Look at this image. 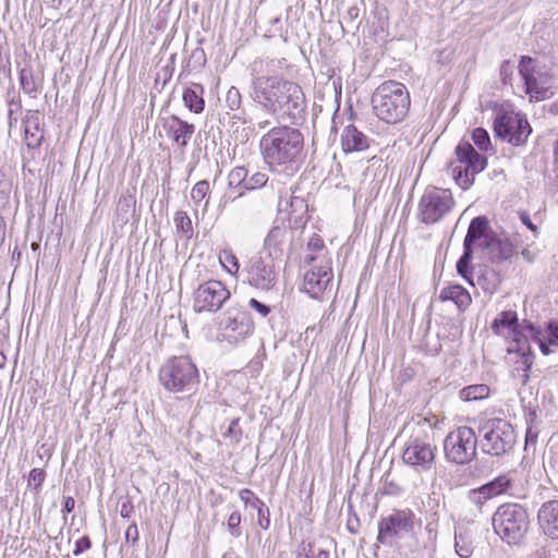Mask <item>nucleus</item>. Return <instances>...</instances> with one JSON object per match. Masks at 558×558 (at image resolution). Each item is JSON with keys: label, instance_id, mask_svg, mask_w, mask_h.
I'll use <instances>...</instances> for the list:
<instances>
[{"label": "nucleus", "instance_id": "45", "mask_svg": "<svg viewBox=\"0 0 558 558\" xmlns=\"http://www.w3.org/2000/svg\"><path fill=\"white\" fill-rule=\"evenodd\" d=\"M240 523H241V513L239 511H233L229 518H228V529L232 536L239 537L241 535L240 531Z\"/></svg>", "mask_w": 558, "mask_h": 558}, {"label": "nucleus", "instance_id": "7", "mask_svg": "<svg viewBox=\"0 0 558 558\" xmlns=\"http://www.w3.org/2000/svg\"><path fill=\"white\" fill-rule=\"evenodd\" d=\"M456 161L448 165L456 183L468 190L474 184L475 175L487 167V158L481 155L470 142L462 140L454 149Z\"/></svg>", "mask_w": 558, "mask_h": 558}, {"label": "nucleus", "instance_id": "26", "mask_svg": "<svg viewBox=\"0 0 558 558\" xmlns=\"http://www.w3.org/2000/svg\"><path fill=\"white\" fill-rule=\"evenodd\" d=\"M288 234L286 227L274 226L265 239V248L268 251V257H278L282 253V244Z\"/></svg>", "mask_w": 558, "mask_h": 558}, {"label": "nucleus", "instance_id": "24", "mask_svg": "<svg viewBox=\"0 0 558 558\" xmlns=\"http://www.w3.org/2000/svg\"><path fill=\"white\" fill-rule=\"evenodd\" d=\"M489 233H495L489 227L486 216H477L473 218L469 225L463 246L473 250L474 244L480 240H486Z\"/></svg>", "mask_w": 558, "mask_h": 558}, {"label": "nucleus", "instance_id": "43", "mask_svg": "<svg viewBox=\"0 0 558 558\" xmlns=\"http://www.w3.org/2000/svg\"><path fill=\"white\" fill-rule=\"evenodd\" d=\"M240 499L253 509L262 508L265 504L262 499H259L255 493L248 488H243L239 492Z\"/></svg>", "mask_w": 558, "mask_h": 558}, {"label": "nucleus", "instance_id": "51", "mask_svg": "<svg viewBox=\"0 0 558 558\" xmlns=\"http://www.w3.org/2000/svg\"><path fill=\"white\" fill-rule=\"evenodd\" d=\"M512 74H513V65L511 64V62L508 60L502 61L500 69H499V75H500L501 82L504 84H508L512 77Z\"/></svg>", "mask_w": 558, "mask_h": 558}, {"label": "nucleus", "instance_id": "2", "mask_svg": "<svg viewBox=\"0 0 558 558\" xmlns=\"http://www.w3.org/2000/svg\"><path fill=\"white\" fill-rule=\"evenodd\" d=\"M304 136L299 129L279 125L270 129L259 141L260 154L270 167L292 166L303 150Z\"/></svg>", "mask_w": 558, "mask_h": 558}, {"label": "nucleus", "instance_id": "25", "mask_svg": "<svg viewBox=\"0 0 558 558\" xmlns=\"http://www.w3.org/2000/svg\"><path fill=\"white\" fill-rule=\"evenodd\" d=\"M438 299L441 302H453L459 312H464L472 302L469 291L460 284H449L444 287L439 292Z\"/></svg>", "mask_w": 558, "mask_h": 558}, {"label": "nucleus", "instance_id": "50", "mask_svg": "<svg viewBox=\"0 0 558 558\" xmlns=\"http://www.w3.org/2000/svg\"><path fill=\"white\" fill-rule=\"evenodd\" d=\"M248 306L258 313L262 317H267L271 312V307L269 305L262 303L254 298L250 299Z\"/></svg>", "mask_w": 558, "mask_h": 558}, {"label": "nucleus", "instance_id": "62", "mask_svg": "<svg viewBox=\"0 0 558 558\" xmlns=\"http://www.w3.org/2000/svg\"><path fill=\"white\" fill-rule=\"evenodd\" d=\"M75 500L72 496L64 497L62 513L65 517L66 513H70L74 510Z\"/></svg>", "mask_w": 558, "mask_h": 558}, {"label": "nucleus", "instance_id": "11", "mask_svg": "<svg viewBox=\"0 0 558 558\" xmlns=\"http://www.w3.org/2000/svg\"><path fill=\"white\" fill-rule=\"evenodd\" d=\"M454 199L449 190L433 187L422 195L417 206V219L425 225L441 220L453 207Z\"/></svg>", "mask_w": 558, "mask_h": 558}, {"label": "nucleus", "instance_id": "23", "mask_svg": "<svg viewBox=\"0 0 558 558\" xmlns=\"http://www.w3.org/2000/svg\"><path fill=\"white\" fill-rule=\"evenodd\" d=\"M371 140L355 125H347L341 134V147L343 153L364 151L369 147Z\"/></svg>", "mask_w": 558, "mask_h": 558}, {"label": "nucleus", "instance_id": "16", "mask_svg": "<svg viewBox=\"0 0 558 558\" xmlns=\"http://www.w3.org/2000/svg\"><path fill=\"white\" fill-rule=\"evenodd\" d=\"M245 270L248 284L256 289L269 291L277 284L278 271L274 258L253 256Z\"/></svg>", "mask_w": 558, "mask_h": 558}, {"label": "nucleus", "instance_id": "60", "mask_svg": "<svg viewBox=\"0 0 558 558\" xmlns=\"http://www.w3.org/2000/svg\"><path fill=\"white\" fill-rule=\"evenodd\" d=\"M21 104L14 102V100H11L9 104V110H8V118H9V126L12 128L16 123V118H13V113L15 110H20Z\"/></svg>", "mask_w": 558, "mask_h": 558}, {"label": "nucleus", "instance_id": "30", "mask_svg": "<svg viewBox=\"0 0 558 558\" xmlns=\"http://www.w3.org/2000/svg\"><path fill=\"white\" fill-rule=\"evenodd\" d=\"M287 68V59L284 58H266L254 62V71H258L260 75H279L278 72Z\"/></svg>", "mask_w": 558, "mask_h": 558}, {"label": "nucleus", "instance_id": "35", "mask_svg": "<svg viewBox=\"0 0 558 558\" xmlns=\"http://www.w3.org/2000/svg\"><path fill=\"white\" fill-rule=\"evenodd\" d=\"M209 182L206 180L198 181L191 191V198L195 205H199L203 201L204 209L207 208L209 203Z\"/></svg>", "mask_w": 558, "mask_h": 558}, {"label": "nucleus", "instance_id": "48", "mask_svg": "<svg viewBox=\"0 0 558 558\" xmlns=\"http://www.w3.org/2000/svg\"><path fill=\"white\" fill-rule=\"evenodd\" d=\"M522 364H523V374H522L521 383H522V385H526L530 379L529 372L533 364V354L530 350L526 353L522 354Z\"/></svg>", "mask_w": 558, "mask_h": 558}, {"label": "nucleus", "instance_id": "15", "mask_svg": "<svg viewBox=\"0 0 558 558\" xmlns=\"http://www.w3.org/2000/svg\"><path fill=\"white\" fill-rule=\"evenodd\" d=\"M401 458L417 472L428 471L435 464L436 447L417 436H411L404 445Z\"/></svg>", "mask_w": 558, "mask_h": 558}, {"label": "nucleus", "instance_id": "38", "mask_svg": "<svg viewBox=\"0 0 558 558\" xmlns=\"http://www.w3.org/2000/svg\"><path fill=\"white\" fill-rule=\"evenodd\" d=\"M221 266L230 274L236 275L240 264L236 256L230 250H223L219 255Z\"/></svg>", "mask_w": 558, "mask_h": 558}, {"label": "nucleus", "instance_id": "54", "mask_svg": "<svg viewBox=\"0 0 558 558\" xmlns=\"http://www.w3.org/2000/svg\"><path fill=\"white\" fill-rule=\"evenodd\" d=\"M454 547H456V553L461 557V558H468L471 556L472 554V548L469 544H466L465 542H463L462 539H459L457 536H456V544H454Z\"/></svg>", "mask_w": 558, "mask_h": 558}, {"label": "nucleus", "instance_id": "20", "mask_svg": "<svg viewBox=\"0 0 558 558\" xmlns=\"http://www.w3.org/2000/svg\"><path fill=\"white\" fill-rule=\"evenodd\" d=\"M162 128L169 138L180 148H185L195 132V125L172 114L163 119Z\"/></svg>", "mask_w": 558, "mask_h": 558}, {"label": "nucleus", "instance_id": "41", "mask_svg": "<svg viewBox=\"0 0 558 558\" xmlns=\"http://www.w3.org/2000/svg\"><path fill=\"white\" fill-rule=\"evenodd\" d=\"M226 106L229 110L238 111L242 105V95L235 86H231L226 94Z\"/></svg>", "mask_w": 558, "mask_h": 558}, {"label": "nucleus", "instance_id": "27", "mask_svg": "<svg viewBox=\"0 0 558 558\" xmlns=\"http://www.w3.org/2000/svg\"><path fill=\"white\" fill-rule=\"evenodd\" d=\"M204 88L201 84H193L183 92V101L185 107L194 112L201 113L204 111L205 101L203 98Z\"/></svg>", "mask_w": 558, "mask_h": 558}, {"label": "nucleus", "instance_id": "57", "mask_svg": "<svg viewBox=\"0 0 558 558\" xmlns=\"http://www.w3.org/2000/svg\"><path fill=\"white\" fill-rule=\"evenodd\" d=\"M240 208L245 211L246 214L253 215L255 211H258V202L254 198L245 199L244 202L240 203Z\"/></svg>", "mask_w": 558, "mask_h": 558}, {"label": "nucleus", "instance_id": "3", "mask_svg": "<svg viewBox=\"0 0 558 558\" xmlns=\"http://www.w3.org/2000/svg\"><path fill=\"white\" fill-rule=\"evenodd\" d=\"M411 105L405 85L397 81L381 83L373 93L372 107L375 116L389 124L404 120Z\"/></svg>", "mask_w": 558, "mask_h": 558}, {"label": "nucleus", "instance_id": "56", "mask_svg": "<svg viewBox=\"0 0 558 558\" xmlns=\"http://www.w3.org/2000/svg\"><path fill=\"white\" fill-rule=\"evenodd\" d=\"M134 511L132 501L129 498H124L120 502V515L122 518H130Z\"/></svg>", "mask_w": 558, "mask_h": 558}, {"label": "nucleus", "instance_id": "37", "mask_svg": "<svg viewBox=\"0 0 558 558\" xmlns=\"http://www.w3.org/2000/svg\"><path fill=\"white\" fill-rule=\"evenodd\" d=\"M472 141L481 151H488L492 148V142L488 132L483 128H476L472 131Z\"/></svg>", "mask_w": 558, "mask_h": 558}, {"label": "nucleus", "instance_id": "44", "mask_svg": "<svg viewBox=\"0 0 558 558\" xmlns=\"http://www.w3.org/2000/svg\"><path fill=\"white\" fill-rule=\"evenodd\" d=\"M46 480V472L44 469L35 468L29 472L28 486H33L36 493H39L41 485Z\"/></svg>", "mask_w": 558, "mask_h": 558}, {"label": "nucleus", "instance_id": "4", "mask_svg": "<svg viewBox=\"0 0 558 558\" xmlns=\"http://www.w3.org/2000/svg\"><path fill=\"white\" fill-rule=\"evenodd\" d=\"M160 385L169 392H194L199 384V372L187 355L172 356L159 368Z\"/></svg>", "mask_w": 558, "mask_h": 558}, {"label": "nucleus", "instance_id": "64", "mask_svg": "<svg viewBox=\"0 0 558 558\" xmlns=\"http://www.w3.org/2000/svg\"><path fill=\"white\" fill-rule=\"evenodd\" d=\"M425 351L427 354L435 356L441 351V344L437 341L434 345L425 344Z\"/></svg>", "mask_w": 558, "mask_h": 558}, {"label": "nucleus", "instance_id": "33", "mask_svg": "<svg viewBox=\"0 0 558 558\" xmlns=\"http://www.w3.org/2000/svg\"><path fill=\"white\" fill-rule=\"evenodd\" d=\"M38 131V118L28 119L27 125L25 126V142L26 146L31 149H36L41 145L44 134H37Z\"/></svg>", "mask_w": 558, "mask_h": 558}, {"label": "nucleus", "instance_id": "22", "mask_svg": "<svg viewBox=\"0 0 558 558\" xmlns=\"http://www.w3.org/2000/svg\"><path fill=\"white\" fill-rule=\"evenodd\" d=\"M537 523L544 535L558 539V500H548L541 506Z\"/></svg>", "mask_w": 558, "mask_h": 558}, {"label": "nucleus", "instance_id": "6", "mask_svg": "<svg viewBox=\"0 0 558 558\" xmlns=\"http://www.w3.org/2000/svg\"><path fill=\"white\" fill-rule=\"evenodd\" d=\"M480 447L483 453L499 458L511 453L517 444L513 425L504 418H490L478 427Z\"/></svg>", "mask_w": 558, "mask_h": 558}, {"label": "nucleus", "instance_id": "8", "mask_svg": "<svg viewBox=\"0 0 558 558\" xmlns=\"http://www.w3.org/2000/svg\"><path fill=\"white\" fill-rule=\"evenodd\" d=\"M518 70L523 80L525 93L532 101H542L554 95L553 76L545 63L530 56H522Z\"/></svg>", "mask_w": 558, "mask_h": 558}, {"label": "nucleus", "instance_id": "28", "mask_svg": "<svg viewBox=\"0 0 558 558\" xmlns=\"http://www.w3.org/2000/svg\"><path fill=\"white\" fill-rule=\"evenodd\" d=\"M523 331L526 332V338H531L532 341L538 344L541 352L544 355H548L551 353L549 349L553 345L549 342V339L544 335L543 328L541 326H536L530 320H523Z\"/></svg>", "mask_w": 558, "mask_h": 558}, {"label": "nucleus", "instance_id": "21", "mask_svg": "<svg viewBox=\"0 0 558 558\" xmlns=\"http://www.w3.org/2000/svg\"><path fill=\"white\" fill-rule=\"evenodd\" d=\"M523 323H518V315L514 311L501 312L492 323L490 328L497 336L508 337L513 335L514 340L520 343L519 336L526 339V332L523 331Z\"/></svg>", "mask_w": 558, "mask_h": 558}, {"label": "nucleus", "instance_id": "55", "mask_svg": "<svg viewBox=\"0 0 558 558\" xmlns=\"http://www.w3.org/2000/svg\"><path fill=\"white\" fill-rule=\"evenodd\" d=\"M92 546L90 538L88 536H83L75 543V549L73 550L74 556H80L83 551L89 549Z\"/></svg>", "mask_w": 558, "mask_h": 558}, {"label": "nucleus", "instance_id": "29", "mask_svg": "<svg viewBox=\"0 0 558 558\" xmlns=\"http://www.w3.org/2000/svg\"><path fill=\"white\" fill-rule=\"evenodd\" d=\"M248 167L239 166L233 168L228 175V184L230 187L241 190L240 193L232 198V203H238L244 196Z\"/></svg>", "mask_w": 558, "mask_h": 558}, {"label": "nucleus", "instance_id": "59", "mask_svg": "<svg viewBox=\"0 0 558 558\" xmlns=\"http://www.w3.org/2000/svg\"><path fill=\"white\" fill-rule=\"evenodd\" d=\"M9 190V183L3 178H0V206L4 205L8 202Z\"/></svg>", "mask_w": 558, "mask_h": 558}, {"label": "nucleus", "instance_id": "10", "mask_svg": "<svg viewBox=\"0 0 558 558\" xmlns=\"http://www.w3.org/2000/svg\"><path fill=\"white\" fill-rule=\"evenodd\" d=\"M493 129L496 137L513 146L524 145L532 133L525 114L507 110L496 112Z\"/></svg>", "mask_w": 558, "mask_h": 558}, {"label": "nucleus", "instance_id": "32", "mask_svg": "<svg viewBox=\"0 0 558 558\" xmlns=\"http://www.w3.org/2000/svg\"><path fill=\"white\" fill-rule=\"evenodd\" d=\"M473 258V250L463 246V253L457 262V272L466 280L470 284L474 286L472 280L471 262Z\"/></svg>", "mask_w": 558, "mask_h": 558}, {"label": "nucleus", "instance_id": "49", "mask_svg": "<svg viewBox=\"0 0 558 558\" xmlns=\"http://www.w3.org/2000/svg\"><path fill=\"white\" fill-rule=\"evenodd\" d=\"M401 492L402 488L395 481H389L388 478L384 481L383 487L380 488V493L387 496H398Z\"/></svg>", "mask_w": 558, "mask_h": 558}, {"label": "nucleus", "instance_id": "47", "mask_svg": "<svg viewBox=\"0 0 558 558\" xmlns=\"http://www.w3.org/2000/svg\"><path fill=\"white\" fill-rule=\"evenodd\" d=\"M257 511V524L263 530H268L270 526V511L264 504L262 508L255 509Z\"/></svg>", "mask_w": 558, "mask_h": 558}, {"label": "nucleus", "instance_id": "46", "mask_svg": "<svg viewBox=\"0 0 558 558\" xmlns=\"http://www.w3.org/2000/svg\"><path fill=\"white\" fill-rule=\"evenodd\" d=\"M543 331L546 338L549 339V342L558 347V319L548 322Z\"/></svg>", "mask_w": 558, "mask_h": 558}, {"label": "nucleus", "instance_id": "36", "mask_svg": "<svg viewBox=\"0 0 558 558\" xmlns=\"http://www.w3.org/2000/svg\"><path fill=\"white\" fill-rule=\"evenodd\" d=\"M269 178L265 172L252 171L248 168V174L246 179V186L244 191H254L266 186Z\"/></svg>", "mask_w": 558, "mask_h": 558}, {"label": "nucleus", "instance_id": "58", "mask_svg": "<svg viewBox=\"0 0 558 558\" xmlns=\"http://www.w3.org/2000/svg\"><path fill=\"white\" fill-rule=\"evenodd\" d=\"M313 553V545L311 543L302 542L296 551L295 558H311Z\"/></svg>", "mask_w": 558, "mask_h": 558}, {"label": "nucleus", "instance_id": "17", "mask_svg": "<svg viewBox=\"0 0 558 558\" xmlns=\"http://www.w3.org/2000/svg\"><path fill=\"white\" fill-rule=\"evenodd\" d=\"M513 482L511 472L502 473L482 486L471 489L468 497L473 505L482 509L486 501L507 494L512 488Z\"/></svg>", "mask_w": 558, "mask_h": 558}, {"label": "nucleus", "instance_id": "63", "mask_svg": "<svg viewBox=\"0 0 558 558\" xmlns=\"http://www.w3.org/2000/svg\"><path fill=\"white\" fill-rule=\"evenodd\" d=\"M307 246L311 251H320L324 247V241L319 236H313Z\"/></svg>", "mask_w": 558, "mask_h": 558}, {"label": "nucleus", "instance_id": "14", "mask_svg": "<svg viewBox=\"0 0 558 558\" xmlns=\"http://www.w3.org/2000/svg\"><path fill=\"white\" fill-rule=\"evenodd\" d=\"M414 514L410 509L393 510L387 517L378 521L377 542L380 544H391L392 539H398L413 530Z\"/></svg>", "mask_w": 558, "mask_h": 558}, {"label": "nucleus", "instance_id": "12", "mask_svg": "<svg viewBox=\"0 0 558 558\" xmlns=\"http://www.w3.org/2000/svg\"><path fill=\"white\" fill-rule=\"evenodd\" d=\"M221 336L229 343L236 344L250 337L255 329L251 313L242 306L229 307L220 320Z\"/></svg>", "mask_w": 558, "mask_h": 558}, {"label": "nucleus", "instance_id": "52", "mask_svg": "<svg viewBox=\"0 0 558 558\" xmlns=\"http://www.w3.org/2000/svg\"><path fill=\"white\" fill-rule=\"evenodd\" d=\"M138 539H140V532H138L136 523L133 522L132 524H130L128 526V529L125 531V542L128 544H131L132 546H135V545H137Z\"/></svg>", "mask_w": 558, "mask_h": 558}, {"label": "nucleus", "instance_id": "53", "mask_svg": "<svg viewBox=\"0 0 558 558\" xmlns=\"http://www.w3.org/2000/svg\"><path fill=\"white\" fill-rule=\"evenodd\" d=\"M135 205V199L131 195H123L119 198L118 210L128 214Z\"/></svg>", "mask_w": 558, "mask_h": 558}, {"label": "nucleus", "instance_id": "9", "mask_svg": "<svg viewBox=\"0 0 558 558\" xmlns=\"http://www.w3.org/2000/svg\"><path fill=\"white\" fill-rule=\"evenodd\" d=\"M478 437L469 426H459L451 430L444 440V452L447 461L466 464L476 457Z\"/></svg>", "mask_w": 558, "mask_h": 558}, {"label": "nucleus", "instance_id": "42", "mask_svg": "<svg viewBox=\"0 0 558 558\" xmlns=\"http://www.w3.org/2000/svg\"><path fill=\"white\" fill-rule=\"evenodd\" d=\"M554 169L553 173L547 177V185L551 191H558V138L553 146Z\"/></svg>", "mask_w": 558, "mask_h": 558}, {"label": "nucleus", "instance_id": "5", "mask_svg": "<svg viewBox=\"0 0 558 558\" xmlns=\"http://www.w3.org/2000/svg\"><path fill=\"white\" fill-rule=\"evenodd\" d=\"M495 533L508 545H520L530 529L526 509L519 504H504L493 515Z\"/></svg>", "mask_w": 558, "mask_h": 558}, {"label": "nucleus", "instance_id": "13", "mask_svg": "<svg viewBox=\"0 0 558 558\" xmlns=\"http://www.w3.org/2000/svg\"><path fill=\"white\" fill-rule=\"evenodd\" d=\"M230 291L219 280H208L197 287L193 293L195 313H216L230 299Z\"/></svg>", "mask_w": 558, "mask_h": 558}, {"label": "nucleus", "instance_id": "18", "mask_svg": "<svg viewBox=\"0 0 558 558\" xmlns=\"http://www.w3.org/2000/svg\"><path fill=\"white\" fill-rule=\"evenodd\" d=\"M333 274L329 265L312 268L304 275L303 289L313 299H320L331 286Z\"/></svg>", "mask_w": 558, "mask_h": 558}, {"label": "nucleus", "instance_id": "19", "mask_svg": "<svg viewBox=\"0 0 558 558\" xmlns=\"http://www.w3.org/2000/svg\"><path fill=\"white\" fill-rule=\"evenodd\" d=\"M481 246L488 255L489 260L497 265L508 260L514 252L511 241L500 236L496 232L489 233L486 240L482 241Z\"/></svg>", "mask_w": 558, "mask_h": 558}, {"label": "nucleus", "instance_id": "1", "mask_svg": "<svg viewBox=\"0 0 558 558\" xmlns=\"http://www.w3.org/2000/svg\"><path fill=\"white\" fill-rule=\"evenodd\" d=\"M248 96L270 116L287 117L292 124L306 119V100L302 87L280 75H255Z\"/></svg>", "mask_w": 558, "mask_h": 558}, {"label": "nucleus", "instance_id": "40", "mask_svg": "<svg viewBox=\"0 0 558 558\" xmlns=\"http://www.w3.org/2000/svg\"><path fill=\"white\" fill-rule=\"evenodd\" d=\"M174 223L177 230L182 232L186 238H191L193 234L192 220L185 211L179 210L174 215Z\"/></svg>", "mask_w": 558, "mask_h": 558}, {"label": "nucleus", "instance_id": "61", "mask_svg": "<svg viewBox=\"0 0 558 558\" xmlns=\"http://www.w3.org/2000/svg\"><path fill=\"white\" fill-rule=\"evenodd\" d=\"M520 220L524 226H526L534 233L535 236L537 235V227L532 222L529 214L521 213Z\"/></svg>", "mask_w": 558, "mask_h": 558}, {"label": "nucleus", "instance_id": "34", "mask_svg": "<svg viewBox=\"0 0 558 558\" xmlns=\"http://www.w3.org/2000/svg\"><path fill=\"white\" fill-rule=\"evenodd\" d=\"M20 84L23 92L32 97H36L38 87L34 80L33 70L23 68L20 72Z\"/></svg>", "mask_w": 558, "mask_h": 558}, {"label": "nucleus", "instance_id": "39", "mask_svg": "<svg viewBox=\"0 0 558 558\" xmlns=\"http://www.w3.org/2000/svg\"><path fill=\"white\" fill-rule=\"evenodd\" d=\"M240 418H232L228 426H221L222 437L229 439L232 444H239L242 437V429L239 426Z\"/></svg>", "mask_w": 558, "mask_h": 558}, {"label": "nucleus", "instance_id": "31", "mask_svg": "<svg viewBox=\"0 0 558 558\" xmlns=\"http://www.w3.org/2000/svg\"><path fill=\"white\" fill-rule=\"evenodd\" d=\"M489 391V387L485 384L471 385L462 388L459 392V397L463 401H477L487 398Z\"/></svg>", "mask_w": 558, "mask_h": 558}]
</instances>
